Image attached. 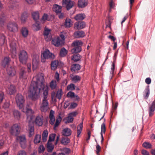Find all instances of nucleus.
I'll return each instance as SVG.
<instances>
[{
  "instance_id": "1",
  "label": "nucleus",
  "mask_w": 155,
  "mask_h": 155,
  "mask_svg": "<svg viewBox=\"0 0 155 155\" xmlns=\"http://www.w3.org/2000/svg\"><path fill=\"white\" fill-rule=\"evenodd\" d=\"M44 75L43 73L38 74L34 77L31 82L28 91V96L32 100L35 101L38 97L40 92L43 91V99L40 105V109L41 112H46L49 109V103L47 100L48 87L46 86L45 87Z\"/></svg>"
},
{
  "instance_id": "2",
  "label": "nucleus",
  "mask_w": 155,
  "mask_h": 155,
  "mask_svg": "<svg viewBox=\"0 0 155 155\" xmlns=\"http://www.w3.org/2000/svg\"><path fill=\"white\" fill-rule=\"evenodd\" d=\"M54 58V54L51 52L48 49H46L41 53V61L45 63L46 59L52 60Z\"/></svg>"
},
{
  "instance_id": "3",
  "label": "nucleus",
  "mask_w": 155,
  "mask_h": 155,
  "mask_svg": "<svg viewBox=\"0 0 155 155\" xmlns=\"http://www.w3.org/2000/svg\"><path fill=\"white\" fill-rule=\"evenodd\" d=\"M82 44V42L79 41H76L73 42L71 45L74 47L71 50V53L74 54L80 52L81 50V46Z\"/></svg>"
},
{
  "instance_id": "4",
  "label": "nucleus",
  "mask_w": 155,
  "mask_h": 155,
  "mask_svg": "<svg viewBox=\"0 0 155 155\" xmlns=\"http://www.w3.org/2000/svg\"><path fill=\"white\" fill-rule=\"evenodd\" d=\"M18 58L20 62L23 64H26L28 58L27 52L24 50H21L18 53Z\"/></svg>"
},
{
  "instance_id": "5",
  "label": "nucleus",
  "mask_w": 155,
  "mask_h": 155,
  "mask_svg": "<svg viewBox=\"0 0 155 155\" xmlns=\"http://www.w3.org/2000/svg\"><path fill=\"white\" fill-rule=\"evenodd\" d=\"M15 100L18 106L20 109H21L24 107L25 99L21 94H18L16 95Z\"/></svg>"
},
{
  "instance_id": "6",
  "label": "nucleus",
  "mask_w": 155,
  "mask_h": 155,
  "mask_svg": "<svg viewBox=\"0 0 155 155\" xmlns=\"http://www.w3.org/2000/svg\"><path fill=\"white\" fill-rule=\"evenodd\" d=\"M63 95V91L61 89H58L56 93L53 91L51 93V98L52 101L54 102L56 101V98L60 100Z\"/></svg>"
},
{
  "instance_id": "7",
  "label": "nucleus",
  "mask_w": 155,
  "mask_h": 155,
  "mask_svg": "<svg viewBox=\"0 0 155 155\" xmlns=\"http://www.w3.org/2000/svg\"><path fill=\"white\" fill-rule=\"evenodd\" d=\"M20 128L18 124H13L10 130V133L13 135L17 136L20 132Z\"/></svg>"
},
{
  "instance_id": "8",
  "label": "nucleus",
  "mask_w": 155,
  "mask_h": 155,
  "mask_svg": "<svg viewBox=\"0 0 155 155\" xmlns=\"http://www.w3.org/2000/svg\"><path fill=\"white\" fill-rule=\"evenodd\" d=\"M7 28L11 32H16L18 31V25L15 22H11L7 25Z\"/></svg>"
},
{
  "instance_id": "9",
  "label": "nucleus",
  "mask_w": 155,
  "mask_h": 155,
  "mask_svg": "<svg viewBox=\"0 0 155 155\" xmlns=\"http://www.w3.org/2000/svg\"><path fill=\"white\" fill-rule=\"evenodd\" d=\"M78 113L76 111L73 112L68 114V117H65L64 120L66 124L72 122L74 120L73 117H75L77 114Z\"/></svg>"
},
{
  "instance_id": "10",
  "label": "nucleus",
  "mask_w": 155,
  "mask_h": 155,
  "mask_svg": "<svg viewBox=\"0 0 155 155\" xmlns=\"http://www.w3.org/2000/svg\"><path fill=\"white\" fill-rule=\"evenodd\" d=\"M17 139L19 141L22 148H25L26 147V138L24 135L18 136Z\"/></svg>"
},
{
  "instance_id": "11",
  "label": "nucleus",
  "mask_w": 155,
  "mask_h": 155,
  "mask_svg": "<svg viewBox=\"0 0 155 155\" xmlns=\"http://www.w3.org/2000/svg\"><path fill=\"white\" fill-rule=\"evenodd\" d=\"M74 2L71 0H63L62 4L66 5L67 10H69L74 6Z\"/></svg>"
},
{
  "instance_id": "12",
  "label": "nucleus",
  "mask_w": 155,
  "mask_h": 155,
  "mask_svg": "<svg viewBox=\"0 0 155 155\" xmlns=\"http://www.w3.org/2000/svg\"><path fill=\"white\" fill-rule=\"evenodd\" d=\"M11 55L12 57L15 58L16 55V45L15 43H12L10 44Z\"/></svg>"
},
{
  "instance_id": "13",
  "label": "nucleus",
  "mask_w": 155,
  "mask_h": 155,
  "mask_svg": "<svg viewBox=\"0 0 155 155\" xmlns=\"http://www.w3.org/2000/svg\"><path fill=\"white\" fill-rule=\"evenodd\" d=\"M44 118L41 115L38 116L35 118V123L38 126H40L43 124Z\"/></svg>"
},
{
  "instance_id": "14",
  "label": "nucleus",
  "mask_w": 155,
  "mask_h": 155,
  "mask_svg": "<svg viewBox=\"0 0 155 155\" xmlns=\"http://www.w3.org/2000/svg\"><path fill=\"white\" fill-rule=\"evenodd\" d=\"M85 26V23L84 21L77 22L74 24V28L76 29H80L84 28Z\"/></svg>"
},
{
  "instance_id": "15",
  "label": "nucleus",
  "mask_w": 155,
  "mask_h": 155,
  "mask_svg": "<svg viewBox=\"0 0 155 155\" xmlns=\"http://www.w3.org/2000/svg\"><path fill=\"white\" fill-rule=\"evenodd\" d=\"M63 43L62 40L59 37L54 38L52 41V44L57 47L59 46Z\"/></svg>"
},
{
  "instance_id": "16",
  "label": "nucleus",
  "mask_w": 155,
  "mask_h": 155,
  "mask_svg": "<svg viewBox=\"0 0 155 155\" xmlns=\"http://www.w3.org/2000/svg\"><path fill=\"white\" fill-rule=\"evenodd\" d=\"M6 70L8 74L10 76H13L16 74V71L14 67H8L7 68Z\"/></svg>"
},
{
  "instance_id": "17",
  "label": "nucleus",
  "mask_w": 155,
  "mask_h": 155,
  "mask_svg": "<svg viewBox=\"0 0 155 155\" xmlns=\"http://www.w3.org/2000/svg\"><path fill=\"white\" fill-rule=\"evenodd\" d=\"M62 8L61 6L56 4L54 5L52 7L53 11L55 12L57 15L61 13Z\"/></svg>"
},
{
  "instance_id": "18",
  "label": "nucleus",
  "mask_w": 155,
  "mask_h": 155,
  "mask_svg": "<svg viewBox=\"0 0 155 155\" xmlns=\"http://www.w3.org/2000/svg\"><path fill=\"white\" fill-rule=\"evenodd\" d=\"M54 114V111L52 110H51L49 115V118L50 119L49 123L52 125H53L54 124V122L55 120V118Z\"/></svg>"
},
{
  "instance_id": "19",
  "label": "nucleus",
  "mask_w": 155,
  "mask_h": 155,
  "mask_svg": "<svg viewBox=\"0 0 155 155\" xmlns=\"http://www.w3.org/2000/svg\"><path fill=\"white\" fill-rule=\"evenodd\" d=\"M88 4V0H78V6L80 8H83L86 6Z\"/></svg>"
},
{
  "instance_id": "20",
  "label": "nucleus",
  "mask_w": 155,
  "mask_h": 155,
  "mask_svg": "<svg viewBox=\"0 0 155 155\" xmlns=\"http://www.w3.org/2000/svg\"><path fill=\"white\" fill-rule=\"evenodd\" d=\"M38 57L37 55H35L33 56L32 66L33 68H36L38 64Z\"/></svg>"
},
{
  "instance_id": "21",
  "label": "nucleus",
  "mask_w": 155,
  "mask_h": 155,
  "mask_svg": "<svg viewBox=\"0 0 155 155\" xmlns=\"http://www.w3.org/2000/svg\"><path fill=\"white\" fill-rule=\"evenodd\" d=\"M10 61V59L9 57H5L2 62V66L4 68L9 67L8 64Z\"/></svg>"
},
{
  "instance_id": "22",
  "label": "nucleus",
  "mask_w": 155,
  "mask_h": 155,
  "mask_svg": "<svg viewBox=\"0 0 155 155\" xmlns=\"http://www.w3.org/2000/svg\"><path fill=\"white\" fill-rule=\"evenodd\" d=\"M74 35L75 38H78L84 37L85 35L84 32L83 31H78L74 32Z\"/></svg>"
},
{
  "instance_id": "23",
  "label": "nucleus",
  "mask_w": 155,
  "mask_h": 155,
  "mask_svg": "<svg viewBox=\"0 0 155 155\" xmlns=\"http://www.w3.org/2000/svg\"><path fill=\"white\" fill-rule=\"evenodd\" d=\"M7 93L10 95L13 94L16 92L15 87L13 85H10L6 89Z\"/></svg>"
},
{
  "instance_id": "24",
  "label": "nucleus",
  "mask_w": 155,
  "mask_h": 155,
  "mask_svg": "<svg viewBox=\"0 0 155 155\" xmlns=\"http://www.w3.org/2000/svg\"><path fill=\"white\" fill-rule=\"evenodd\" d=\"M72 133L71 130L69 128H65L62 130V135L65 137H68L70 136Z\"/></svg>"
},
{
  "instance_id": "25",
  "label": "nucleus",
  "mask_w": 155,
  "mask_h": 155,
  "mask_svg": "<svg viewBox=\"0 0 155 155\" xmlns=\"http://www.w3.org/2000/svg\"><path fill=\"white\" fill-rule=\"evenodd\" d=\"M64 25L66 28H69L72 25L73 22L70 19L67 18L65 21Z\"/></svg>"
},
{
  "instance_id": "26",
  "label": "nucleus",
  "mask_w": 155,
  "mask_h": 155,
  "mask_svg": "<svg viewBox=\"0 0 155 155\" xmlns=\"http://www.w3.org/2000/svg\"><path fill=\"white\" fill-rule=\"evenodd\" d=\"M25 68H21L19 73V77L20 78L26 79L27 78V75L26 74Z\"/></svg>"
},
{
  "instance_id": "27",
  "label": "nucleus",
  "mask_w": 155,
  "mask_h": 155,
  "mask_svg": "<svg viewBox=\"0 0 155 155\" xmlns=\"http://www.w3.org/2000/svg\"><path fill=\"white\" fill-rule=\"evenodd\" d=\"M85 15L84 14H79L74 17V18L77 21L83 20L85 18Z\"/></svg>"
},
{
  "instance_id": "28",
  "label": "nucleus",
  "mask_w": 155,
  "mask_h": 155,
  "mask_svg": "<svg viewBox=\"0 0 155 155\" xmlns=\"http://www.w3.org/2000/svg\"><path fill=\"white\" fill-rule=\"evenodd\" d=\"M59 64V61L58 60H55L52 61L51 64V68L52 70H55Z\"/></svg>"
},
{
  "instance_id": "29",
  "label": "nucleus",
  "mask_w": 155,
  "mask_h": 155,
  "mask_svg": "<svg viewBox=\"0 0 155 155\" xmlns=\"http://www.w3.org/2000/svg\"><path fill=\"white\" fill-rule=\"evenodd\" d=\"M150 95V89L149 86L147 87L144 91V97L145 99H147L148 97Z\"/></svg>"
},
{
  "instance_id": "30",
  "label": "nucleus",
  "mask_w": 155,
  "mask_h": 155,
  "mask_svg": "<svg viewBox=\"0 0 155 155\" xmlns=\"http://www.w3.org/2000/svg\"><path fill=\"white\" fill-rule=\"evenodd\" d=\"M49 87L52 90L55 89L57 87L56 81L53 80L49 83Z\"/></svg>"
},
{
  "instance_id": "31",
  "label": "nucleus",
  "mask_w": 155,
  "mask_h": 155,
  "mask_svg": "<svg viewBox=\"0 0 155 155\" xmlns=\"http://www.w3.org/2000/svg\"><path fill=\"white\" fill-rule=\"evenodd\" d=\"M81 68V66L79 64H75L72 65L71 68V71H75L79 70Z\"/></svg>"
},
{
  "instance_id": "32",
  "label": "nucleus",
  "mask_w": 155,
  "mask_h": 155,
  "mask_svg": "<svg viewBox=\"0 0 155 155\" xmlns=\"http://www.w3.org/2000/svg\"><path fill=\"white\" fill-rule=\"evenodd\" d=\"M32 15L33 19L36 21H37L39 19V14L38 12L37 11L33 12Z\"/></svg>"
},
{
  "instance_id": "33",
  "label": "nucleus",
  "mask_w": 155,
  "mask_h": 155,
  "mask_svg": "<svg viewBox=\"0 0 155 155\" xmlns=\"http://www.w3.org/2000/svg\"><path fill=\"white\" fill-rule=\"evenodd\" d=\"M21 32L22 36L24 37H26L28 35V31L26 28L24 27L22 28Z\"/></svg>"
},
{
  "instance_id": "34",
  "label": "nucleus",
  "mask_w": 155,
  "mask_h": 155,
  "mask_svg": "<svg viewBox=\"0 0 155 155\" xmlns=\"http://www.w3.org/2000/svg\"><path fill=\"white\" fill-rule=\"evenodd\" d=\"M83 123H81L78 125L77 128V137H79L80 134H81L83 128Z\"/></svg>"
},
{
  "instance_id": "35",
  "label": "nucleus",
  "mask_w": 155,
  "mask_h": 155,
  "mask_svg": "<svg viewBox=\"0 0 155 155\" xmlns=\"http://www.w3.org/2000/svg\"><path fill=\"white\" fill-rule=\"evenodd\" d=\"M13 114L15 118L18 120L20 119L21 115L20 113L17 110H15L13 111Z\"/></svg>"
},
{
  "instance_id": "36",
  "label": "nucleus",
  "mask_w": 155,
  "mask_h": 155,
  "mask_svg": "<svg viewBox=\"0 0 155 155\" xmlns=\"http://www.w3.org/2000/svg\"><path fill=\"white\" fill-rule=\"evenodd\" d=\"M70 141V140L69 138L63 137L61 140V143L64 145H66L69 143Z\"/></svg>"
},
{
  "instance_id": "37",
  "label": "nucleus",
  "mask_w": 155,
  "mask_h": 155,
  "mask_svg": "<svg viewBox=\"0 0 155 155\" xmlns=\"http://www.w3.org/2000/svg\"><path fill=\"white\" fill-rule=\"evenodd\" d=\"M47 146V151L49 152H51L54 148L53 145L51 142H48Z\"/></svg>"
},
{
  "instance_id": "38",
  "label": "nucleus",
  "mask_w": 155,
  "mask_h": 155,
  "mask_svg": "<svg viewBox=\"0 0 155 155\" xmlns=\"http://www.w3.org/2000/svg\"><path fill=\"white\" fill-rule=\"evenodd\" d=\"M41 136L38 134H37L35 135L34 140V143H39L41 142Z\"/></svg>"
},
{
  "instance_id": "39",
  "label": "nucleus",
  "mask_w": 155,
  "mask_h": 155,
  "mask_svg": "<svg viewBox=\"0 0 155 155\" xmlns=\"http://www.w3.org/2000/svg\"><path fill=\"white\" fill-rule=\"evenodd\" d=\"M62 120V118L60 116H59L58 118L55 120V123L54 124V128L55 129L59 125Z\"/></svg>"
},
{
  "instance_id": "40",
  "label": "nucleus",
  "mask_w": 155,
  "mask_h": 155,
  "mask_svg": "<svg viewBox=\"0 0 155 155\" xmlns=\"http://www.w3.org/2000/svg\"><path fill=\"white\" fill-rule=\"evenodd\" d=\"M29 137H31L34 134V128L33 125H29Z\"/></svg>"
},
{
  "instance_id": "41",
  "label": "nucleus",
  "mask_w": 155,
  "mask_h": 155,
  "mask_svg": "<svg viewBox=\"0 0 155 155\" xmlns=\"http://www.w3.org/2000/svg\"><path fill=\"white\" fill-rule=\"evenodd\" d=\"M81 58V55L79 54H76L73 55L71 58L72 60L74 61H79Z\"/></svg>"
},
{
  "instance_id": "42",
  "label": "nucleus",
  "mask_w": 155,
  "mask_h": 155,
  "mask_svg": "<svg viewBox=\"0 0 155 155\" xmlns=\"http://www.w3.org/2000/svg\"><path fill=\"white\" fill-rule=\"evenodd\" d=\"M71 78L72 81L74 83L77 82L78 81H80L81 79L80 77L78 75H72Z\"/></svg>"
},
{
  "instance_id": "43",
  "label": "nucleus",
  "mask_w": 155,
  "mask_h": 155,
  "mask_svg": "<svg viewBox=\"0 0 155 155\" xmlns=\"http://www.w3.org/2000/svg\"><path fill=\"white\" fill-rule=\"evenodd\" d=\"M33 27L34 30L36 31H38L41 29V27L40 25V24L37 21L33 25Z\"/></svg>"
},
{
  "instance_id": "44",
  "label": "nucleus",
  "mask_w": 155,
  "mask_h": 155,
  "mask_svg": "<svg viewBox=\"0 0 155 155\" xmlns=\"http://www.w3.org/2000/svg\"><path fill=\"white\" fill-rule=\"evenodd\" d=\"M48 135V132L47 130H45L42 134V140L44 142H45L47 139Z\"/></svg>"
},
{
  "instance_id": "45",
  "label": "nucleus",
  "mask_w": 155,
  "mask_h": 155,
  "mask_svg": "<svg viewBox=\"0 0 155 155\" xmlns=\"http://www.w3.org/2000/svg\"><path fill=\"white\" fill-rule=\"evenodd\" d=\"M115 5L112 0H111L109 3L108 11L109 12H111L112 9H114Z\"/></svg>"
},
{
  "instance_id": "46",
  "label": "nucleus",
  "mask_w": 155,
  "mask_h": 155,
  "mask_svg": "<svg viewBox=\"0 0 155 155\" xmlns=\"http://www.w3.org/2000/svg\"><path fill=\"white\" fill-rule=\"evenodd\" d=\"M0 27H3L4 22L5 19V17L4 14H2L0 17Z\"/></svg>"
},
{
  "instance_id": "47",
  "label": "nucleus",
  "mask_w": 155,
  "mask_h": 155,
  "mask_svg": "<svg viewBox=\"0 0 155 155\" xmlns=\"http://www.w3.org/2000/svg\"><path fill=\"white\" fill-rule=\"evenodd\" d=\"M67 53V51L64 48L61 49L60 53V55L61 57H64L66 56Z\"/></svg>"
},
{
  "instance_id": "48",
  "label": "nucleus",
  "mask_w": 155,
  "mask_h": 155,
  "mask_svg": "<svg viewBox=\"0 0 155 155\" xmlns=\"http://www.w3.org/2000/svg\"><path fill=\"white\" fill-rule=\"evenodd\" d=\"M5 38L3 34H0V45H2L5 42Z\"/></svg>"
},
{
  "instance_id": "49",
  "label": "nucleus",
  "mask_w": 155,
  "mask_h": 155,
  "mask_svg": "<svg viewBox=\"0 0 155 155\" xmlns=\"http://www.w3.org/2000/svg\"><path fill=\"white\" fill-rule=\"evenodd\" d=\"M75 86L73 84H71L68 85L67 90L68 91H73L75 89Z\"/></svg>"
},
{
  "instance_id": "50",
  "label": "nucleus",
  "mask_w": 155,
  "mask_h": 155,
  "mask_svg": "<svg viewBox=\"0 0 155 155\" xmlns=\"http://www.w3.org/2000/svg\"><path fill=\"white\" fill-rule=\"evenodd\" d=\"M28 17V16L26 13H23L21 16V22L22 23H24L26 21L27 18Z\"/></svg>"
},
{
  "instance_id": "51",
  "label": "nucleus",
  "mask_w": 155,
  "mask_h": 155,
  "mask_svg": "<svg viewBox=\"0 0 155 155\" xmlns=\"http://www.w3.org/2000/svg\"><path fill=\"white\" fill-rule=\"evenodd\" d=\"M28 117L32 115L34 113V111L31 109L27 108L26 111Z\"/></svg>"
},
{
  "instance_id": "52",
  "label": "nucleus",
  "mask_w": 155,
  "mask_h": 155,
  "mask_svg": "<svg viewBox=\"0 0 155 155\" xmlns=\"http://www.w3.org/2000/svg\"><path fill=\"white\" fill-rule=\"evenodd\" d=\"M142 146L146 148L150 149L151 148L152 146L150 143L145 142L143 143Z\"/></svg>"
},
{
  "instance_id": "53",
  "label": "nucleus",
  "mask_w": 155,
  "mask_h": 155,
  "mask_svg": "<svg viewBox=\"0 0 155 155\" xmlns=\"http://www.w3.org/2000/svg\"><path fill=\"white\" fill-rule=\"evenodd\" d=\"M50 32V30L47 28H45L44 33V35L45 39L47 38Z\"/></svg>"
},
{
  "instance_id": "54",
  "label": "nucleus",
  "mask_w": 155,
  "mask_h": 155,
  "mask_svg": "<svg viewBox=\"0 0 155 155\" xmlns=\"http://www.w3.org/2000/svg\"><path fill=\"white\" fill-rule=\"evenodd\" d=\"M55 137V134H51L50 135L48 142H51L54 140Z\"/></svg>"
},
{
  "instance_id": "55",
  "label": "nucleus",
  "mask_w": 155,
  "mask_h": 155,
  "mask_svg": "<svg viewBox=\"0 0 155 155\" xmlns=\"http://www.w3.org/2000/svg\"><path fill=\"white\" fill-rule=\"evenodd\" d=\"M101 134H102V133H105L106 130L105 124L104 123H103L101 125Z\"/></svg>"
},
{
  "instance_id": "56",
  "label": "nucleus",
  "mask_w": 155,
  "mask_h": 155,
  "mask_svg": "<svg viewBox=\"0 0 155 155\" xmlns=\"http://www.w3.org/2000/svg\"><path fill=\"white\" fill-rule=\"evenodd\" d=\"M67 96L68 97H70L71 98H72L74 97L75 94L73 92L70 91L67 93Z\"/></svg>"
},
{
  "instance_id": "57",
  "label": "nucleus",
  "mask_w": 155,
  "mask_h": 155,
  "mask_svg": "<svg viewBox=\"0 0 155 155\" xmlns=\"http://www.w3.org/2000/svg\"><path fill=\"white\" fill-rule=\"evenodd\" d=\"M45 148L43 145H40L38 149V151L39 153H41L44 151Z\"/></svg>"
},
{
  "instance_id": "58",
  "label": "nucleus",
  "mask_w": 155,
  "mask_h": 155,
  "mask_svg": "<svg viewBox=\"0 0 155 155\" xmlns=\"http://www.w3.org/2000/svg\"><path fill=\"white\" fill-rule=\"evenodd\" d=\"M65 34V33L64 32H61L60 35L59 37L60 38H61V39L62 40L63 42L64 40L65 39L64 35Z\"/></svg>"
},
{
  "instance_id": "59",
  "label": "nucleus",
  "mask_w": 155,
  "mask_h": 155,
  "mask_svg": "<svg viewBox=\"0 0 155 155\" xmlns=\"http://www.w3.org/2000/svg\"><path fill=\"white\" fill-rule=\"evenodd\" d=\"M115 66L114 64V63H112V66L111 68V71H110V74H112V77L114 74Z\"/></svg>"
},
{
  "instance_id": "60",
  "label": "nucleus",
  "mask_w": 155,
  "mask_h": 155,
  "mask_svg": "<svg viewBox=\"0 0 155 155\" xmlns=\"http://www.w3.org/2000/svg\"><path fill=\"white\" fill-rule=\"evenodd\" d=\"M48 16L47 14H44L41 18V21H45L46 20H49L48 19Z\"/></svg>"
},
{
  "instance_id": "61",
  "label": "nucleus",
  "mask_w": 155,
  "mask_h": 155,
  "mask_svg": "<svg viewBox=\"0 0 155 155\" xmlns=\"http://www.w3.org/2000/svg\"><path fill=\"white\" fill-rule=\"evenodd\" d=\"M101 149V147L98 144H97L96 146V153L97 154H98L100 152Z\"/></svg>"
},
{
  "instance_id": "62",
  "label": "nucleus",
  "mask_w": 155,
  "mask_h": 155,
  "mask_svg": "<svg viewBox=\"0 0 155 155\" xmlns=\"http://www.w3.org/2000/svg\"><path fill=\"white\" fill-rule=\"evenodd\" d=\"M54 78L58 82L59 81V74L58 72H56L55 73Z\"/></svg>"
},
{
  "instance_id": "63",
  "label": "nucleus",
  "mask_w": 155,
  "mask_h": 155,
  "mask_svg": "<svg viewBox=\"0 0 155 155\" xmlns=\"http://www.w3.org/2000/svg\"><path fill=\"white\" fill-rule=\"evenodd\" d=\"M141 153L143 155H150L149 152L145 150H141Z\"/></svg>"
},
{
  "instance_id": "64",
  "label": "nucleus",
  "mask_w": 155,
  "mask_h": 155,
  "mask_svg": "<svg viewBox=\"0 0 155 155\" xmlns=\"http://www.w3.org/2000/svg\"><path fill=\"white\" fill-rule=\"evenodd\" d=\"M145 81L147 84H149L151 82V80L150 78H147L145 79Z\"/></svg>"
}]
</instances>
